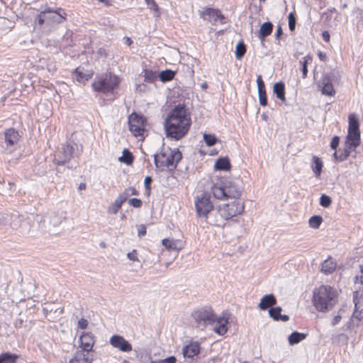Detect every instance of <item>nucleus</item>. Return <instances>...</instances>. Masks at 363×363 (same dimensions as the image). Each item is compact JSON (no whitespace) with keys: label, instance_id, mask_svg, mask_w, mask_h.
Instances as JSON below:
<instances>
[{"label":"nucleus","instance_id":"nucleus-1","mask_svg":"<svg viewBox=\"0 0 363 363\" xmlns=\"http://www.w3.org/2000/svg\"><path fill=\"white\" fill-rule=\"evenodd\" d=\"M191 125L189 112L184 105L179 104L170 111L164 122L166 137L179 140L188 133Z\"/></svg>","mask_w":363,"mask_h":363},{"label":"nucleus","instance_id":"nucleus-2","mask_svg":"<svg viewBox=\"0 0 363 363\" xmlns=\"http://www.w3.org/2000/svg\"><path fill=\"white\" fill-rule=\"evenodd\" d=\"M337 301V291L330 286L321 285L313 291L312 302L318 311L325 313L330 311Z\"/></svg>","mask_w":363,"mask_h":363},{"label":"nucleus","instance_id":"nucleus-3","mask_svg":"<svg viewBox=\"0 0 363 363\" xmlns=\"http://www.w3.org/2000/svg\"><path fill=\"white\" fill-rule=\"evenodd\" d=\"M194 205L198 218L210 225L220 226L218 218H213L211 216L214 205L208 193L203 192L198 195L195 198Z\"/></svg>","mask_w":363,"mask_h":363},{"label":"nucleus","instance_id":"nucleus-4","mask_svg":"<svg viewBox=\"0 0 363 363\" xmlns=\"http://www.w3.org/2000/svg\"><path fill=\"white\" fill-rule=\"evenodd\" d=\"M211 192L213 196L218 200L229 199L239 200L242 190L235 182L228 179H223L211 186Z\"/></svg>","mask_w":363,"mask_h":363},{"label":"nucleus","instance_id":"nucleus-5","mask_svg":"<svg viewBox=\"0 0 363 363\" xmlns=\"http://www.w3.org/2000/svg\"><path fill=\"white\" fill-rule=\"evenodd\" d=\"M65 19L66 13L62 9L54 10L48 8L37 16L35 23L40 26L52 28L62 23Z\"/></svg>","mask_w":363,"mask_h":363},{"label":"nucleus","instance_id":"nucleus-6","mask_svg":"<svg viewBox=\"0 0 363 363\" xmlns=\"http://www.w3.org/2000/svg\"><path fill=\"white\" fill-rule=\"evenodd\" d=\"M244 203L240 200H233L231 202L218 206L216 216L219 220L220 225L221 223L231 219L244 211Z\"/></svg>","mask_w":363,"mask_h":363},{"label":"nucleus","instance_id":"nucleus-7","mask_svg":"<svg viewBox=\"0 0 363 363\" xmlns=\"http://www.w3.org/2000/svg\"><path fill=\"white\" fill-rule=\"evenodd\" d=\"M119 83L120 79L118 76L108 73L96 77L92 88L96 92L106 94L113 91Z\"/></svg>","mask_w":363,"mask_h":363},{"label":"nucleus","instance_id":"nucleus-8","mask_svg":"<svg viewBox=\"0 0 363 363\" xmlns=\"http://www.w3.org/2000/svg\"><path fill=\"white\" fill-rule=\"evenodd\" d=\"M35 220L41 232L56 234L57 231L55 228L62 223V218L55 213H50L43 216L37 215Z\"/></svg>","mask_w":363,"mask_h":363},{"label":"nucleus","instance_id":"nucleus-9","mask_svg":"<svg viewBox=\"0 0 363 363\" xmlns=\"http://www.w3.org/2000/svg\"><path fill=\"white\" fill-rule=\"evenodd\" d=\"M215 315L211 306H203L194 311L191 316L196 323V326L203 330L208 325H213L215 323Z\"/></svg>","mask_w":363,"mask_h":363},{"label":"nucleus","instance_id":"nucleus-10","mask_svg":"<svg viewBox=\"0 0 363 363\" xmlns=\"http://www.w3.org/2000/svg\"><path fill=\"white\" fill-rule=\"evenodd\" d=\"M82 150V146L74 143L63 145L61 150L55 157V163L57 165L65 164L72 158L79 157Z\"/></svg>","mask_w":363,"mask_h":363},{"label":"nucleus","instance_id":"nucleus-11","mask_svg":"<svg viewBox=\"0 0 363 363\" xmlns=\"http://www.w3.org/2000/svg\"><path fill=\"white\" fill-rule=\"evenodd\" d=\"M182 158V154L178 148L168 147L167 151L160 152V168L165 167L170 171L174 170Z\"/></svg>","mask_w":363,"mask_h":363},{"label":"nucleus","instance_id":"nucleus-12","mask_svg":"<svg viewBox=\"0 0 363 363\" xmlns=\"http://www.w3.org/2000/svg\"><path fill=\"white\" fill-rule=\"evenodd\" d=\"M128 125L134 136H141L145 131V119L143 116L133 113L128 117Z\"/></svg>","mask_w":363,"mask_h":363},{"label":"nucleus","instance_id":"nucleus-13","mask_svg":"<svg viewBox=\"0 0 363 363\" xmlns=\"http://www.w3.org/2000/svg\"><path fill=\"white\" fill-rule=\"evenodd\" d=\"M335 78L334 72L324 73L318 82V86L321 89L323 95L332 96L335 94L333 81Z\"/></svg>","mask_w":363,"mask_h":363},{"label":"nucleus","instance_id":"nucleus-14","mask_svg":"<svg viewBox=\"0 0 363 363\" xmlns=\"http://www.w3.org/2000/svg\"><path fill=\"white\" fill-rule=\"evenodd\" d=\"M20 135L17 130L13 128H9L4 132L5 150L11 153L17 147Z\"/></svg>","mask_w":363,"mask_h":363},{"label":"nucleus","instance_id":"nucleus-15","mask_svg":"<svg viewBox=\"0 0 363 363\" xmlns=\"http://www.w3.org/2000/svg\"><path fill=\"white\" fill-rule=\"evenodd\" d=\"M162 244L164 249L160 252L161 255L164 256L167 252H173L172 259H174L177 253L183 247V242L181 240L164 238L162 240Z\"/></svg>","mask_w":363,"mask_h":363},{"label":"nucleus","instance_id":"nucleus-16","mask_svg":"<svg viewBox=\"0 0 363 363\" xmlns=\"http://www.w3.org/2000/svg\"><path fill=\"white\" fill-rule=\"evenodd\" d=\"M109 342L114 348L123 352H129L132 350L131 344L123 336L113 335L110 337Z\"/></svg>","mask_w":363,"mask_h":363},{"label":"nucleus","instance_id":"nucleus-17","mask_svg":"<svg viewBox=\"0 0 363 363\" xmlns=\"http://www.w3.org/2000/svg\"><path fill=\"white\" fill-rule=\"evenodd\" d=\"M79 346L78 350H83L87 353H94L93 347L94 345V336L90 333H83L79 339Z\"/></svg>","mask_w":363,"mask_h":363},{"label":"nucleus","instance_id":"nucleus-18","mask_svg":"<svg viewBox=\"0 0 363 363\" xmlns=\"http://www.w3.org/2000/svg\"><path fill=\"white\" fill-rule=\"evenodd\" d=\"M201 16L206 21H211V18H212L214 21L219 20L221 23H224L225 17L220 11L217 9L207 8L202 11Z\"/></svg>","mask_w":363,"mask_h":363},{"label":"nucleus","instance_id":"nucleus-19","mask_svg":"<svg viewBox=\"0 0 363 363\" xmlns=\"http://www.w3.org/2000/svg\"><path fill=\"white\" fill-rule=\"evenodd\" d=\"M94 360V353H87L77 350L69 363H91Z\"/></svg>","mask_w":363,"mask_h":363},{"label":"nucleus","instance_id":"nucleus-20","mask_svg":"<svg viewBox=\"0 0 363 363\" xmlns=\"http://www.w3.org/2000/svg\"><path fill=\"white\" fill-rule=\"evenodd\" d=\"M201 347L198 342H191L183 347L182 353L184 358L193 359L200 352Z\"/></svg>","mask_w":363,"mask_h":363},{"label":"nucleus","instance_id":"nucleus-21","mask_svg":"<svg viewBox=\"0 0 363 363\" xmlns=\"http://www.w3.org/2000/svg\"><path fill=\"white\" fill-rule=\"evenodd\" d=\"M215 319L213 331L220 335H225L228 331V318L225 316H217L216 315Z\"/></svg>","mask_w":363,"mask_h":363},{"label":"nucleus","instance_id":"nucleus-22","mask_svg":"<svg viewBox=\"0 0 363 363\" xmlns=\"http://www.w3.org/2000/svg\"><path fill=\"white\" fill-rule=\"evenodd\" d=\"M273 24L270 21L264 22L257 33H256L257 37L261 41L262 45H264L266 38L271 35L273 30Z\"/></svg>","mask_w":363,"mask_h":363},{"label":"nucleus","instance_id":"nucleus-23","mask_svg":"<svg viewBox=\"0 0 363 363\" xmlns=\"http://www.w3.org/2000/svg\"><path fill=\"white\" fill-rule=\"evenodd\" d=\"M93 75L92 72L85 71L82 67H77L72 72V78L81 84H85Z\"/></svg>","mask_w":363,"mask_h":363},{"label":"nucleus","instance_id":"nucleus-24","mask_svg":"<svg viewBox=\"0 0 363 363\" xmlns=\"http://www.w3.org/2000/svg\"><path fill=\"white\" fill-rule=\"evenodd\" d=\"M360 144V131H347L345 146L355 149Z\"/></svg>","mask_w":363,"mask_h":363},{"label":"nucleus","instance_id":"nucleus-25","mask_svg":"<svg viewBox=\"0 0 363 363\" xmlns=\"http://www.w3.org/2000/svg\"><path fill=\"white\" fill-rule=\"evenodd\" d=\"M277 298L273 294L264 295L260 300L258 307L262 311L269 309L271 306L277 304Z\"/></svg>","mask_w":363,"mask_h":363},{"label":"nucleus","instance_id":"nucleus-26","mask_svg":"<svg viewBox=\"0 0 363 363\" xmlns=\"http://www.w3.org/2000/svg\"><path fill=\"white\" fill-rule=\"evenodd\" d=\"M336 267V262L329 257L322 263L320 272L326 275L331 274L335 270Z\"/></svg>","mask_w":363,"mask_h":363},{"label":"nucleus","instance_id":"nucleus-27","mask_svg":"<svg viewBox=\"0 0 363 363\" xmlns=\"http://www.w3.org/2000/svg\"><path fill=\"white\" fill-rule=\"evenodd\" d=\"M231 168V164L228 157H219L214 164V169L220 171H228Z\"/></svg>","mask_w":363,"mask_h":363},{"label":"nucleus","instance_id":"nucleus-28","mask_svg":"<svg viewBox=\"0 0 363 363\" xmlns=\"http://www.w3.org/2000/svg\"><path fill=\"white\" fill-rule=\"evenodd\" d=\"M273 92L277 99L283 102L286 101L285 84L283 82H278L274 84Z\"/></svg>","mask_w":363,"mask_h":363},{"label":"nucleus","instance_id":"nucleus-29","mask_svg":"<svg viewBox=\"0 0 363 363\" xmlns=\"http://www.w3.org/2000/svg\"><path fill=\"white\" fill-rule=\"evenodd\" d=\"M352 150L354 149L349 148L346 146L344 149H339L338 150H336L333 153V157L339 162L345 161L349 157Z\"/></svg>","mask_w":363,"mask_h":363},{"label":"nucleus","instance_id":"nucleus-30","mask_svg":"<svg viewBox=\"0 0 363 363\" xmlns=\"http://www.w3.org/2000/svg\"><path fill=\"white\" fill-rule=\"evenodd\" d=\"M306 337V333L294 331L292 333H291L288 337L289 343L290 345H296L301 342L302 340H305Z\"/></svg>","mask_w":363,"mask_h":363},{"label":"nucleus","instance_id":"nucleus-31","mask_svg":"<svg viewBox=\"0 0 363 363\" xmlns=\"http://www.w3.org/2000/svg\"><path fill=\"white\" fill-rule=\"evenodd\" d=\"M323 167L322 160L317 156H313L311 167L317 177L321 174Z\"/></svg>","mask_w":363,"mask_h":363},{"label":"nucleus","instance_id":"nucleus-32","mask_svg":"<svg viewBox=\"0 0 363 363\" xmlns=\"http://www.w3.org/2000/svg\"><path fill=\"white\" fill-rule=\"evenodd\" d=\"M177 71L170 69H165L160 71V82L163 83L173 80L177 74Z\"/></svg>","mask_w":363,"mask_h":363},{"label":"nucleus","instance_id":"nucleus-33","mask_svg":"<svg viewBox=\"0 0 363 363\" xmlns=\"http://www.w3.org/2000/svg\"><path fill=\"white\" fill-rule=\"evenodd\" d=\"M312 61L313 58L310 55H307L306 56L303 57L301 60H300V63L301 64V72L303 79L307 77L308 65L311 63Z\"/></svg>","mask_w":363,"mask_h":363},{"label":"nucleus","instance_id":"nucleus-34","mask_svg":"<svg viewBox=\"0 0 363 363\" xmlns=\"http://www.w3.org/2000/svg\"><path fill=\"white\" fill-rule=\"evenodd\" d=\"M18 356L11 352H4L0 354V363H16Z\"/></svg>","mask_w":363,"mask_h":363},{"label":"nucleus","instance_id":"nucleus-35","mask_svg":"<svg viewBox=\"0 0 363 363\" xmlns=\"http://www.w3.org/2000/svg\"><path fill=\"white\" fill-rule=\"evenodd\" d=\"M247 51L246 45L242 40L238 43L235 46V55L237 60H241Z\"/></svg>","mask_w":363,"mask_h":363},{"label":"nucleus","instance_id":"nucleus-36","mask_svg":"<svg viewBox=\"0 0 363 363\" xmlns=\"http://www.w3.org/2000/svg\"><path fill=\"white\" fill-rule=\"evenodd\" d=\"M348 131H359V122L354 115L349 116Z\"/></svg>","mask_w":363,"mask_h":363},{"label":"nucleus","instance_id":"nucleus-37","mask_svg":"<svg viewBox=\"0 0 363 363\" xmlns=\"http://www.w3.org/2000/svg\"><path fill=\"white\" fill-rule=\"evenodd\" d=\"M323 223V218L320 215H314L309 218V226L313 229H318Z\"/></svg>","mask_w":363,"mask_h":363},{"label":"nucleus","instance_id":"nucleus-38","mask_svg":"<svg viewBox=\"0 0 363 363\" xmlns=\"http://www.w3.org/2000/svg\"><path fill=\"white\" fill-rule=\"evenodd\" d=\"M203 140L207 146L211 147L217 143L218 139L214 134L204 133Z\"/></svg>","mask_w":363,"mask_h":363},{"label":"nucleus","instance_id":"nucleus-39","mask_svg":"<svg viewBox=\"0 0 363 363\" xmlns=\"http://www.w3.org/2000/svg\"><path fill=\"white\" fill-rule=\"evenodd\" d=\"M137 190L134 187H128L124 190L123 193H121L118 197L122 200V201L125 202L130 196L137 195Z\"/></svg>","mask_w":363,"mask_h":363},{"label":"nucleus","instance_id":"nucleus-40","mask_svg":"<svg viewBox=\"0 0 363 363\" xmlns=\"http://www.w3.org/2000/svg\"><path fill=\"white\" fill-rule=\"evenodd\" d=\"M281 311H282V308L281 306L271 307L269 309V315L273 320H274L276 321H279V318L281 315Z\"/></svg>","mask_w":363,"mask_h":363},{"label":"nucleus","instance_id":"nucleus-41","mask_svg":"<svg viewBox=\"0 0 363 363\" xmlns=\"http://www.w3.org/2000/svg\"><path fill=\"white\" fill-rule=\"evenodd\" d=\"M21 216H18V221L21 222L19 225L20 231L22 234L28 233L30 230V226L29 223V218L26 220H22Z\"/></svg>","mask_w":363,"mask_h":363},{"label":"nucleus","instance_id":"nucleus-42","mask_svg":"<svg viewBox=\"0 0 363 363\" xmlns=\"http://www.w3.org/2000/svg\"><path fill=\"white\" fill-rule=\"evenodd\" d=\"M124 202L118 196L113 203L108 208L109 213L116 214Z\"/></svg>","mask_w":363,"mask_h":363},{"label":"nucleus","instance_id":"nucleus-43","mask_svg":"<svg viewBox=\"0 0 363 363\" xmlns=\"http://www.w3.org/2000/svg\"><path fill=\"white\" fill-rule=\"evenodd\" d=\"M119 161L123 162L128 165L132 164L133 160V157L130 152L128 150L125 149L123 151V155L119 157Z\"/></svg>","mask_w":363,"mask_h":363},{"label":"nucleus","instance_id":"nucleus-44","mask_svg":"<svg viewBox=\"0 0 363 363\" xmlns=\"http://www.w3.org/2000/svg\"><path fill=\"white\" fill-rule=\"evenodd\" d=\"M159 74L157 72H152V70H145V81L147 82H152L157 79Z\"/></svg>","mask_w":363,"mask_h":363},{"label":"nucleus","instance_id":"nucleus-45","mask_svg":"<svg viewBox=\"0 0 363 363\" xmlns=\"http://www.w3.org/2000/svg\"><path fill=\"white\" fill-rule=\"evenodd\" d=\"M258 97L260 106H266L268 103L266 89L258 90Z\"/></svg>","mask_w":363,"mask_h":363},{"label":"nucleus","instance_id":"nucleus-46","mask_svg":"<svg viewBox=\"0 0 363 363\" xmlns=\"http://www.w3.org/2000/svg\"><path fill=\"white\" fill-rule=\"evenodd\" d=\"M332 203V199L326 195L322 194L320 197V205L324 208H328Z\"/></svg>","mask_w":363,"mask_h":363},{"label":"nucleus","instance_id":"nucleus-47","mask_svg":"<svg viewBox=\"0 0 363 363\" xmlns=\"http://www.w3.org/2000/svg\"><path fill=\"white\" fill-rule=\"evenodd\" d=\"M288 21H289V30L291 31H294L295 30L296 23V16H295L294 13H293V12L289 13V14L288 16Z\"/></svg>","mask_w":363,"mask_h":363},{"label":"nucleus","instance_id":"nucleus-48","mask_svg":"<svg viewBox=\"0 0 363 363\" xmlns=\"http://www.w3.org/2000/svg\"><path fill=\"white\" fill-rule=\"evenodd\" d=\"M360 269V274H357L354 278V284L355 285L359 284L360 286L363 285V265H359Z\"/></svg>","mask_w":363,"mask_h":363},{"label":"nucleus","instance_id":"nucleus-49","mask_svg":"<svg viewBox=\"0 0 363 363\" xmlns=\"http://www.w3.org/2000/svg\"><path fill=\"white\" fill-rule=\"evenodd\" d=\"M340 143V138L337 135H335L333 137L331 142H330V147L333 150H337L338 145Z\"/></svg>","mask_w":363,"mask_h":363},{"label":"nucleus","instance_id":"nucleus-50","mask_svg":"<svg viewBox=\"0 0 363 363\" xmlns=\"http://www.w3.org/2000/svg\"><path fill=\"white\" fill-rule=\"evenodd\" d=\"M350 313V306H347L346 305L342 306L338 311V314L342 315V318L345 316V314L349 315Z\"/></svg>","mask_w":363,"mask_h":363},{"label":"nucleus","instance_id":"nucleus-51","mask_svg":"<svg viewBox=\"0 0 363 363\" xmlns=\"http://www.w3.org/2000/svg\"><path fill=\"white\" fill-rule=\"evenodd\" d=\"M129 203L135 208H139L142 205V201L139 199L133 198L129 200Z\"/></svg>","mask_w":363,"mask_h":363},{"label":"nucleus","instance_id":"nucleus-52","mask_svg":"<svg viewBox=\"0 0 363 363\" xmlns=\"http://www.w3.org/2000/svg\"><path fill=\"white\" fill-rule=\"evenodd\" d=\"M256 82H257L258 90L265 89V84H264V82L261 75L257 76Z\"/></svg>","mask_w":363,"mask_h":363},{"label":"nucleus","instance_id":"nucleus-53","mask_svg":"<svg viewBox=\"0 0 363 363\" xmlns=\"http://www.w3.org/2000/svg\"><path fill=\"white\" fill-rule=\"evenodd\" d=\"M151 182H152L151 177H146L145 179L144 184H145V189H146L147 193L148 194H150V184H151Z\"/></svg>","mask_w":363,"mask_h":363},{"label":"nucleus","instance_id":"nucleus-54","mask_svg":"<svg viewBox=\"0 0 363 363\" xmlns=\"http://www.w3.org/2000/svg\"><path fill=\"white\" fill-rule=\"evenodd\" d=\"M146 234V227L144 225H140L138 227V236L141 238Z\"/></svg>","mask_w":363,"mask_h":363},{"label":"nucleus","instance_id":"nucleus-55","mask_svg":"<svg viewBox=\"0 0 363 363\" xmlns=\"http://www.w3.org/2000/svg\"><path fill=\"white\" fill-rule=\"evenodd\" d=\"M356 318L357 320L360 321L361 320H359L354 315V313H352V315L350 318L349 320L346 323L345 326L347 328H352L354 326V320L353 318Z\"/></svg>","mask_w":363,"mask_h":363},{"label":"nucleus","instance_id":"nucleus-56","mask_svg":"<svg viewBox=\"0 0 363 363\" xmlns=\"http://www.w3.org/2000/svg\"><path fill=\"white\" fill-rule=\"evenodd\" d=\"M177 359L174 356H169L164 359H160V363H176Z\"/></svg>","mask_w":363,"mask_h":363},{"label":"nucleus","instance_id":"nucleus-57","mask_svg":"<svg viewBox=\"0 0 363 363\" xmlns=\"http://www.w3.org/2000/svg\"><path fill=\"white\" fill-rule=\"evenodd\" d=\"M87 325H88V321H87V320H86L84 318H81L78 321V327L80 328L81 329H85L87 327Z\"/></svg>","mask_w":363,"mask_h":363},{"label":"nucleus","instance_id":"nucleus-58","mask_svg":"<svg viewBox=\"0 0 363 363\" xmlns=\"http://www.w3.org/2000/svg\"><path fill=\"white\" fill-rule=\"evenodd\" d=\"M127 257L132 261H137L138 257L136 256V250H133L132 252H130L127 254Z\"/></svg>","mask_w":363,"mask_h":363},{"label":"nucleus","instance_id":"nucleus-59","mask_svg":"<svg viewBox=\"0 0 363 363\" xmlns=\"http://www.w3.org/2000/svg\"><path fill=\"white\" fill-rule=\"evenodd\" d=\"M341 319H342V315L340 314L337 313V315L334 316V318L332 320V323H331L332 325L335 326V325H337L340 322Z\"/></svg>","mask_w":363,"mask_h":363},{"label":"nucleus","instance_id":"nucleus-60","mask_svg":"<svg viewBox=\"0 0 363 363\" xmlns=\"http://www.w3.org/2000/svg\"><path fill=\"white\" fill-rule=\"evenodd\" d=\"M322 38L323 40L326 43H328L330 41V35L328 31L325 30L322 33Z\"/></svg>","mask_w":363,"mask_h":363},{"label":"nucleus","instance_id":"nucleus-61","mask_svg":"<svg viewBox=\"0 0 363 363\" xmlns=\"http://www.w3.org/2000/svg\"><path fill=\"white\" fill-rule=\"evenodd\" d=\"M282 34H283L282 28H281V26H278L277 28V30H276V33H275V38L277 40L279 39V38L281 37V35Z\"/></svg>","mask_w":363,"mask_h":363},{"label":"nucleus","instance_id":"nucleus-62","mask_svg":"<svg viewBox=\"0 0 363 363\" xmlns=\"http://www.w3.org/2000/svg\"><path fill=\"white\" fill-rule=\"evenodd\" d=\"M318 56L319 59L321 61H323V62H325L326 60H327L326 54L325 52H321V51L318 52Z\"/></svg>","mask_w":363,"mask_h":363},{"label":"nucleus","instance_id":"nucleus-63","mask_svg":"<svg viewBox=\"0 0 363 363\" xmlns=\"http://www.w3.org/2000/svg\"><path fill=\"white\" fill-rule=\"evenodd\" d=\"M146 2L150 8L154 7L155 10H157V6L153 0H146Z\"/></svg>","mask_w":363,"mask_h":363},{"label":"nucleus","instance_id":"nucleus-64","mask_svg":"<svg viewBox=\"0 0 363 363\" xmlns=\"http://www.w3.org/2000/svg\"><path fill=\"white\" fill-rule=\"evenodd\" d=\"M289 320V315H282L281 313V315H280V318H279V320H281L283 322H286Z\"/></svg>","mask_w":363,"mask_h":363}]
</instances>
